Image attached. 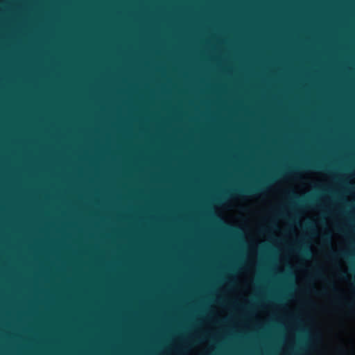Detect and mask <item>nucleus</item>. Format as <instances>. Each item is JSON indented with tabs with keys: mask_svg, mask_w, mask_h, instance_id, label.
Listing matches in <instances>:
<instances>
[{
	"mask_svg": "<svg viewBox=\"0 0 355 355\" xmlns=\"http://www.w3.org/2000/svg\"><path fill=\"white\" fill-rule=\"evenodd\" d=\"M340 276L341 278H345L346 277V273L343 271H340V273H339Z\"/></svg>",
	"mask_w": 355,
	"mask_h": 355,
	"instance_id": "5",
	"label": "nucleus"
},
{
	"mask_svg": "<svg viewBox=\"0 0 355 355\" xmlns=\"http://www.w3.org/2000/svg\"><path fill=\"white\" fill-rule=\"evenodd\" d=\"M326 239H327V242H328L329 243H331V238H330V236H326Z\"/></svg>",
	"mask_w": 355,
	"mask_h": 355,
	"instance_id": "9",
	"label": "nucleus"
},
{
	"mask_svg": "<svg viewBox=\"0 0 355 355\" xmlns=\"http://www.w3.org/2000/svg\"><path fill=\"white\" fill-rule=\"evenodd\" d=\"M346 306H347L349 308H353L354 307V304L352 303H347Z\"/></svg>",
	"mask_w": 355,
	"mask_h": 355,
	"instance_id": "7",
	"label": "nucleus"
},
{
	"mask_svg": "<svg viewBox=\"0 0 355 355\" xmlns=\"http://www.w3.org/2000/svg\"><path fill=\"white\" fill-rule=\"evenodd\" d=\"M338 299V302H341V301H342V299H343V298H342V297H339Z\"/></svg>",
	"mask_w": 355,
	"mask_h": 355,
	"instance_id": "10",
	"label": "nucleus"
},
{
	"mask_svg": "<svg viewBox=\"0 0 355 355\" xmlns=\"http://www.w3.org/2000/svg\"><path fill=\"white\" fill-rule=\"evenodd\" d=\"M291 194L294 198H298V196H296V194H295L293 191L291 192Z\"/></svg>",
	"mask_w": 355,
	"mask_h": 355,
	"instance_id": "8",
	"label": "nucleus"
},
{
	"mask_svg": "<svg viewBox=\"0 0 355 355\" xmlns=\"http://www.w3.org/2000/svg\"><path fill=\"white\" fill-rule=\"evenodd\" d=\"M311 203L313 204L314 201L313 200H311Z\"/></svg>",
	"mask_w": 355,
	"mask_h": 355,
	"instance_id": "12",
	"label": "nucleus"
},
{
	"mask_svg": "<svg viewBox=\"0 0 355 355\" xmlns=\"http://www.w3.org/2000/svg\"><path fill=\"white\" fill-rule=\"evenodd\" d=\"M331 257L333 259H336L338 257H345L347 259L352 260V261H355V254L352 253V252H349L347 251H342V252H340L339 253H336V252L332 251L331 252Z\"/></svg>",
	"mask_w": 355,
	"mask_h": 355,
	"instance_id": "1",
	"label": "nucleus"
},
{
	"mask_svg": "<svg viewBox=\"0 0 355 355\" xmlns=\"http://www.w3.org/2000/svg\"><path fill=\"white\" fill-rule=\"evenodd\" d=\"M316 275H317L318 276H319V275H320V272L318 270H317V272H316Z\"/></svg>",
	"mask_w": 355,
	"mask_h": 355,
	"instance_id": "11",
	"label": "nucleus"
},
{
	"mask_svg": "<svg viewBox=\"0 0 355 355\" xmlns=\"http://www.w3.org/2000/svg\"><path fill=\"white\" fill-rule=\"evenodd\" d=\"M259 191H260V189L258 188H250V189H239L236 191V193L239 194V195L245 194V193L252 194V193H257Z\"/></svg>",
	"mask_w": 355,
	"mask_h": 355,
	"instance_id": "2",
	"label": "nucleus"
},
{
	"mask_svg": "<svg viewBox=\"0 0 355 355\" xmlns=\"http://www.w3.org/2000/svg\"><path fill=\"white\" fill-rule=\"evenodd\" d=\"M310 166L312 167V168H322V166L320 165H319V164H311Z\"/></svg>",
	"mask_w": 355,
	"mask_h": 355,
	"instance_id": "4",
	"label": "nucleus"
},
{
	"mask_svg": "<svg viewBox=\"0 0 355 355\" xmlns=\"http://www.w3.org/2000/svg\"><path fill=\"white\" fill-rule=\"evenodd\" d=\"M329 286L331 288V289L334 291H337V289L336 288L334 284L333 283H329Z\"/></svg>",
	"mask_w": 355,
	"mask_h": 355,
	"instance_id": "6",
	"label": "nucleus"
},
{
	"mask_svg": "<svg viewBox=\"0 0 355 355\" xmlns=\"http://www.w3.org/2000/svg\"><path fill=\"white\" fill-rule=\"evenodd\" d=\"M300 252L306 257H311L312 256V252L308 246H305L300 249Z\"/></svg>",
	"mask_w": 355,
	"mask_h": 355,
	"instance_id": "3",
	"label": "nucleus"
}]
</instances>
